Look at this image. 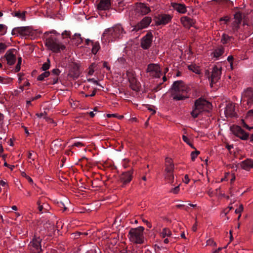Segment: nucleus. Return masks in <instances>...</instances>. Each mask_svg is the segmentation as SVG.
<instances>
[{
	"instance_id": "nucleus-1",
	"label": "nucleus",
	"mask_w": 253,
	"mask_h": 253,
	"mask_svg": "<svg viewBox=\"0 0 253 253\" xmlns=\"http://www.w3.org/2000/svg\"><path fill=\"white\" fill-rule=\"evenodd\" d=\"M170 96L174 101L184 100L189 97L190 89L182 81L173 82L170 89Z\"/></svg>"
},
{
	"instance_id": "nucleus-2",
	"label": "nucleus",
	"mask_w": 253,
	"mask_h": 253,
	"mask_svg": "<svg viewBox=\"0 0 253 253\" xmlns=\"http://www.w3.org/2000/svg\"><path fill=\"white\" fill-rule=\"evenodd\" d=\"M125 33L121 25L118 24L112 28L106 30L102 34V39L108 41V42H112L117 39H121Z\"/></svg>"
},
{
	"instance_id": "nucleus-3",
	"label": "nucleus",
	"mask_w": 253,
	"mask_h": 253,
	"mask_svg": "<svg viewBox=\"0 0 253 253\" xmlns=\"http://www.w3.org/2000/svg\"><path fill=\"white\" fill-rule=\"evenodd\" d=\"M44 41L45 46L54 53H60L66 48L65 45L61 43L54 36L49 35L47 32L45 33Z\"/></svg>"
},
{
	"instance_id": "nucleus-4",
	"label": "nucleus",
	"mask_w": 253,
	"mask_h": 253,
	"mask_svg": "<svg viewBox=\"0 0 253 253\" xmlns=\"http://www.w3.org/2000/svg\"><path fill=\"white\" fill-rule=\"evenodd\" d=\"M194 107L191 115L194 118H196L202 112L207 111L211 109V104L206 100L200 98L195 101Z\"/></svg>"
},
{
	"instance_id": "nucleus-5",
	"label": "nucleus",
	"mask_w": 253,
	"mask_h": 253,
	"mask_svg": "<svg viewBox=\"0 0 253 253\" xmlns=\"http://www.w3.org/2000/svg\"><path fill=\"white\" fill-rule=\"evenodd\" d=\"M144 228L142 226L131 228L127 237L131 242L135 244H142L144 243Z\"/></svg>"
},
{
	"instance_id": "nucleus-6",
	"label": "nucleus",
	"mask_w": 253,
	"mask_h": 253,
	"mask_svg": "<svg viewBox=\"0 0 253 253\" xmlns=\"http://www.w3.org/2000/svg\"><path fill=\"white\" fill-rule=\"evenodd\" d=\"M221 75V67L215 65L212 68L211 72L209 71L206 72V75L210 81V85L213 86V84L217 83L220 79Z\"/></svg>"
},
{
	"instance_id": "nucleus-7",
	"label": "nucleus",
	"mask_w": 253,
	"mask_h": 253,
	"mask_svg": "<svg viewBox=\"0 0 253 253\" xmlns=\"http://www.w3.org/2000/svg\"><path fill=\"white\" fill-rule=\"evenodd\" d=\"M230 129L236 136L243 140H246L249 138V133L245 132L239 126L233 125L230 126Z\"/></svg>"
},
{
	"instance_id": "nucleus-8",
	"label": "nucleus",
	"mask_w": 253,
	"mask_h": 253,
	"mask_svg": "<svg viewBox=\"0 0 253 253\" xmlns=\"http://www.w3.org/2000/svg\"><path fill=\"white\" fill-rule=\"evenodd\" d=\"M147 72L153 78H159L162 75V72L159 65L154 63L149 64L147 68Z\"/></svg>"
},
{
	"instance_id": "nucleus-9",
	"label": "nucleus",
	"mask_w": 253,
	"mask_h": 253,
	"mask_svg": "<svg viewBox=\"0 0 253 253\" xmlns=\"http://www.w3.org/2000/svg\"><path fill=\"white\" fill-rule=\"evenodd\" d=\"M151 10L149 7L146 5V4L137 2L135 3L134 6V11L137 14L138 16H143L146 15L150 12Z\"/></svg>"
},
{
	"instance_id": "nucleus-10",
	"label": "nucleus",
	"mask_w": 253,
	"mask_h": 253,
	"mask_svg": "<svg viewBox=\"0 0 253 253\" xmlns=\"http://www.w3.org/2000/svg\"><path fill=\"white\" fill-rule=\"evenodd\" d=\"M153 36L151 32H148L141 40V47L144 49H149L152 43Z\"/></svg>"
},
{
	"instance_id": "nucleus-11",
	"label": "nucleus",
	"mask_w": 253,
	"mask_h": 253,
	"mask_svg": "<svg viewBox=\"0 0 253 253\" xmlns=\"http://www.w3.org/2000/svg\"><path fill=\"white\" fill-rule=\"evenodd\" d=\"M172 19V16L169 14H160L154 17V20L157 26L165 25L169 23Z\"/></svg>"
},
{
	"instance_id": "nucleus-12",
	"label": "nucleus",
	"mask_w": 253,
	"mask_h": 253,
	"mask_svg": "<svg viewBox=\"0 0 253 253\" xmlns=\"http://www.w3.org/2000/svg\"><path fill=\"white\" fill-rule=\"evenodd\" d=\"M152 18L149 16L144 17L139 22L134 26L132 31H138L147 28L151 23Z\"/></svg>"
},
{
	"instance_id": "nucleus-13",
	"label": "nucleus",
	"mask_w": 253,
	"mask_h": 253,
	"mask_svg": "<svg viewBox=\"0 0 253 253\" xmlns=\"http://www.w3.org/2000/svg\"><path fill=\"white\" fill-rule=\"evenodd\" d=\"M16 49L13 48L9 49L6 51L4 57L5 58L8 65H12L15 63L16 60Z\"/></svg>"
},
{
	"instance_id": "nucleus-14",
	"label": "nucleus",
	"mask_w": 253,
	"mask_h": 253,
	"mask_svg": "<svg viewBox=\"0 0 253 253\" xmlns=\"http://www.w3.org/2000/svg\"><path fill=\"white\" fill-rule=\"evenodd\" d=\"M20 36L25 38L33 39L35 37V31L33 30L31 27H20Z\"/></svg>"
},
{
	"instance_id": "nucleus-15",
	"label": "nucleus",
	"mask_w": 253,
	"mask_h": 253,
	"mask_svg": "<svg viewBox=\"0 0 253 253\" xmlns=\"http://www.w3.org/2000/svg\"><path fill=\"white\" fill-rule=\"evenodd\" d=\"M29 246L33 253H40L42 251L41 240L39 238H34L30 242Z\"/></svg>"
},
{
	"instance_id": "nucleus-16",
	"label": "nucleus",
	"mask_w": 253,
	"mask_h": 253,
	"mask_svg": "<svg viewBox=\"0 0 253 253\" xmlns=\"http://www.w3.org/2000/svg\"><path fill=\"white\" fill-rule=\"evenodd\" d=\"M245 98L247 99L248 105L253 103V90L251 88H248L245 90L242 95V100L245 101Z\"/></svg>"
},
{
	"instance_id": "nucleus-17",
	"label": "nucleus",
	"mask_w": 253,
	"mask_h": 253,
	"mask_svg": "<svg viewBox=\"0 0 253 253\" xmlns=\"http://www.w3.org/2000/svg\"><path fill=\"white\" fill-rule=\"evenodd\" d=\"M132 170L124 172L120 176V180L123 184H126L130 182L132 178Z\"/></svg>"
},
{
	"instance_id": "nucleus-18",
	"label": "nucleus",
	"mask_w": 253,
	"mask_h": 253,
	"mask_svg": "<svg viewBox=\"0 0 253 253\" xmlns=\"http://www.w3.org/2000/svg\"><path fill=\"white\" fill-rule=\"evenodd\" d=\"M171 6L179 13L185 14L187 11V6L183 3L171 2Z\"/></svg>"
},
{
	"instance_id": "nucleus-19",
	"label": "nucleus",
	"mask_w": 253,
	"mask_h": 253,
	"mask_svg": "<svg viewBox=\"0 0 253 253\" xmlns=\"http://www.w3.org/2000/svg\"><path fill=\"white\" fill-rule=\"evenodd\" d=\"M180 21L183 26L187 28H190L193 26L195 24V21L187 16L182 17L180 18Z\"/></svg>"
},
{
	"instance_id": "nucleus-20",
	"label": "nucleus",
	"mask_w": 253,
	"mask_h": 253,
	"mask_svg": "<svg viewBox=\"0 0 253 253\" xmlns=\"http://www.w3.org/2000/svg\"><path fill=\"white\" fill-rule=\"evenodd\" d=\"M111 6L110 0H101L98 4L97 8L99 10H108Z\"/></svg>"
},
{
	"instance_id": "nucleus-21",
	"label": "nucleus",
	"mask_w": 253,
	"mask_h": 253,
	"mask_svg": "<svg viewBox=\"0 0 253 253\" xmlns=\"http://www.w3.org/2000/svg\"><path fill=\"white\" fill-rule=\"evenodd\" d=\"M240 166L243 169L249 170L253 168V160L251 159H247L241 163Z\"/></svg>"
},
{
	"instance_id": "nucleus-22",
	"label": "nucleus",
	"mask_w": 253,
	"mask_h": 253,
	"mask_svg": "<svg viewBox=\"0 0 253 253\" xmlns=\"http://www.w3.org/2000/svg\"><path fill=\"white\" fill-rule=\"evenodd\" d=\"M26 11H23L21 12L20 11H15L11 13V14L14 17H16L22 20H25V13Z\"/></svg>"
},
{
	"instance_id": "nucleus-23",
	"label": "nucleus",
	"mask_w": 253,
	"mask_h": 253,
	"mask_svg": "<svg viewBox=\"0 0 253 253\" xmlns=\"http://www.w3.org/2000/svg\"><path fill=\"white\" fill-rule=\"evenodd\" d=\"M224 48L222 46H220L215 49L213 52V56L216 58H218L221 56L224 53Z\"/></svg>"
},
{
	"instance_id": "nucleus-24",
	"label": "nucleus",
	"mask_w": 253,
	"mask_h": 253,
	"mask_svg": "<svg viewBox=\"0 0 253 253\" xmlns=\"http://www.w3.org/2000/svg\"><path fill=\"white\" fill-rule=\"evenodd\" d=\"M233 39V38L231 36L223 34L221 39V42L222 43L225 44L229 43Z\"/></svg>"
},
{
	"instance_id": "nucleus-25",
	"label": "nucleus",
	"mask_w": 253,
	"mask_h": 253,
	"mask_svg": "<svg viewBox=\"0 0 253 253\" xmlns=\"http://www.w3.org/2000/svg\"><path fill=\"white\" fill-rule=\"evenodd\" d=\"M241 24H237L236 23H233L232 24V31L233 34L236 36H238L239 34H240V27Z\"/></svg>"
},
{
	"instance_id": "nucleus-26",
	"label": "nucleus",
	"mask_w": 253,
	"mask_h": 253,
	"mask_svg": "<svg viewBox=\"0 0 253 253\" xmlns=\"http://www.w3.org/2000/svg\"><path fill=\"white\" fill-rule=\"evenodd\" d=\"M234 18L235 21L234 23L241 24L242 21V14L240 12H237L234 14Z\"/></svg>"
},
{
	"instance_id": "nucleus-27",
	"label": "nucleus",
	"mask_w": 253,
	"mask_h": 253,
	"mask_svg": "<svg viewBox=\"0 0 253 253\" xmlns=\"http://www.w3.org/2000/svg\"><path fill=\"white\" fill-rule=\"evenodd\" d=\"M165 178L168 182L172 184L174 181V175L173 172H166Z\"/></svg>"
},
{
	"instance_id": "nucleus-28",
	"label": "nucleus",
	"mask_w": 253,
	"mask_h": 253,
	"mask_svg": "<svg viewBox=\"0 0 253 253\" xmlns=\"http://www.w3.org/2000/svg\"><path fill=\"white\" fill-rule=\"evenodd\" d=\"M4 115L0 113V133H5V129L3 128Z\"/></svg>"
},
{
	"instance_id": "nucleus-29",
	"label": "nucleus",
	"mask_w": 253,
	"mask_h": 253,
	"mask_svg": "<svg viewBox=\"0 0 253 253\" xmlns=\"http://www.w3.org/2000/svg\"><path fill=\"white\" fill-rule=\"evenodd\" d=\"M226 113L231 116H234L235 114L234 108L232 105L228 106L225 111Z\"/></svg>"
},
{
	"instance_id": "nucleus-30",
	"label": "nucleus",
	"mask_w": 253,
	"mask_h": 253,
	"mask_svg": "<svg viewBox=\"0 0 253 253\" xmlns=\"http://www.w3.org/2000/svg\"><path fill=\"white\" fill-rule=\"evenodd\" d=\"M171 234V233L170 230L167 228H164L161 233V235L163 238H165L166 236L169 237Z\"/></svg>"
},
{
	"instance_id": "nucleus-31",
	"label": "nucleus",
	"mask_w": 253,
	"mask_h": 253,
	"mask_svg": "<svg viewBox=\"0 0 253 253\" xmlns=\"http://www.w3.org/2000/svg\"><path fill=\"white\" fill-rule=\"evenodd\" d=\"M50 75V73L48 71H45L42 73L41 75H39L38 77V80L43 81L44 78L48 77Z\"/></svg>"
},
{
	"instance_id": "nucleus-32",
	"label": "nucleus",
	"mask_w": 253,
	"mask_h": 253,
	"mask_svg": "<svg viewBox=\"0 0 253 253\" xmlns=\"http://www.w3.org/2000/svg\"><path fill=\"white\" fill-rule=\"evenodd\" d=\"M70 75L74 79H77L80 76V71L78 68L74 69V71L70 73Z\"/></svg>"
},
{
	"instance_id": "nucleus-33",
	"label": "nucleus",
	"mask_w": 253,
	"mask_h": 253,
	"mask_svg": "<svg viewBox=\"0 0 253 253\" xmlns=\"http://www.w3.org/2000/svg\"><path fill=\"white\" fill-rule=\"evenodd\" d=\"M174 170V165L172 164H170L169 165L166 164V172H173Z\"/></svg>"
},
{
	"instance_id": "nucleus-34",
	"label": "nucleus",
	"mask_w": 253,
	"mask_h": 253,
	"mask_svg": "<svg viewBox=\"0 0 253 253\" xmlns=\"http://www.w3.org/2000/svg\"><path fill=\"white\" fill-rule=\"evenodd\" d=\"M129 74L130 73H128L127 74V76H128V81L130 84V85H132V84H135L136 83V80L132 75L130 76Z\"/></svg>"
},
{
	"instance_id": "nucleus-35",
	"label": "nucleus",
	"mask_w": 253,
	"mask_h": 253,
	"mask_svg": "<svg viewBox=\"0 0 253 253\" xmlns=\"http://www.w3.org/2000/svg\"><path fill=\"white\" fill-rule=\"evenodd\" d=\"M20 27H15L12 30L11 34L12 35L18 36L19 35H20Z\"/></svg>"
},
{
	"instance_id": "nucleus-36",
	"label": "nucleus",
	"mask_w": 253,
	"mask_h": 253,
	"mask_svg": "<svg viewBox=\"0 0 253 253\" xmlns=\"http://www.w3.org/2000/svg\"><path fill=\"white\" fill-rule=\"evenodd\" d=\"M50 67V61L49 59H47V62L44 63L42 65V69L43 71H46Z\"/></svg>"
},
{
	"instance_id": "nucleus-37",
	"label": "nucleus",
	"mask_w": 253,
	"mask_h": 253,
	"mask_svg": "<svg viewBox=\"0 0 253 253\" xmlns=\"http://www.w3.org/2000/svg\"><path fill=\"white\" fill-rule=\"evenodd\" d=\"M7 27L3 24H0V34L1 35H4L6 32Z\"/></svg>"
},
{
	"instance_id": "nucleus-38",
	"label": "nucleus",
	"mask_w": 253,
	"mask_h": 253,
	"mask_svg": "<svg viewBox=\"0 0 253 253\" xmlns=\"http://www.w3.org/2000/svg\"><path fill=\"white\" fill-rule=\"evenodd\" d=\"M74 38L73 39H77V42L79 44L83 42V39L81 37V35L80 34H75L74 35Z\"/></svg>"
},
{
	"instance_id": "nucleus-39",
	"label": "nucleus",
	"mask_w": 253,
	"mask_h": 253,
	"mask_svg": "<svg viewBox=\"0 0 253 253\" xmlns=\"http://www.w3.org/2000/svg\"><path fill=\"white\" fill-rule=\"evenodd\" d=\"M200 154V152L199 151L196 150L195 151H193L191 154V160L192 161H194L196 158L198 156V155Z\"/></svg>"
},
{
	"instance_id": "nucleus-40",
	"label": "nucleus",
	"mask_w": 253,
	"mask_h": 253,
	"mask_svg": "<svg viewBox=\"0 0 253 253\" xmlns=\"http://www.w3.org/2000/svg\"><path fill=\"white\" fill-rule=\"evenodd\" d=\"M99 44L98 43H95L92 47V51L93 53L95 54L97 52L99 49Z\"/></svg>"
},
{
	"instance_id": "nucleus-41",
	"label": "nucleus",
	"mask_w": 253,
	"mask_h": 253,
	"mask_svg": "<svg viewBox=\"0 0 253 253\" xmlns=\"http://www.w3.org/2000/svg\"><path fill=\"white\" fill-rule=\"evenodd\" d=\"M241 125L244 127L248 129L249 130H251L253 128V127L249 126L245 122L244 120H241Z\"/></svg>"
},
{
	"instance_id": "nucleus-42",
	"label": "nucleus",
	"mask_w": 253,
	"mask_h": 253,
	"mask_svg": "<svg viewBox=\"0 0 253 253\" xmlns=\"http://www.w3.org/2000/svg\"><path fill=\"white\" fill-rule=\"evenodd\" d=\"M39 211L40 213H42L43 212H46L47 211V209L45 208V207H43L42 205H40L38 206Z\"/></svg>"
},
{
	"instance_id": "nucleus-43",
	"label": "nucleus",
	"mask_w": 253,
	"mask_h": 253,
	"mask_svg": "<svg viewBox=\"0 0 253 253\" xmlns=\"http://www.w3.org/2000/svg\"><path fill=\"white\" fill-rule=\"evenodd\" d=\"M182 139L183 140L186 142L187 144H188L189 145H190L191 147L194 148L192 145V144L190 142V140L189 139V138L185 135H183L182 136Z\"/></svg>"
},
{
	"instance_id": "nucleus-44",
	"label": "nucleus",
	"mask_w": 253,
	"mask_h": 253,
	"mask_svg": "<svg viewBox=\"0 0 253 253\" xmlns=\"http://www.w3.org/2000/svg\"><path fill=\"white\" fill-rule=\"evenodd\" d=\"M6 48H7V45L5 43L0 42V53L3 52Z\"/></svg>"
},
{
	"instance_id": "nucleus-45",
	"label": "nucleus",
	"mask_w": 253,
	"mask_h": 253,
	"mask_svg": "<svg viewBox=\"0 0 253 253\" xmlns=\"http://www.w3.org/2000/svg\"><path fill=\"white\" fill-rule=\"evenodd\" d=\"M179 191V185L176 186L174 188L171 189L170 192L173 194H177Z\"/></svg>"
},
{
	"instance_id": "nucleus-46",
	"label": "nucleus",
	"mask_w": 253,
	"mask_h": 253,
	"mask_svg": "<svg viewBox=\"0 0 253 253\" xmlns=\"http://www.w3.org/2000/svg\"><path fill=\"white\" fill-rule=\"evenodd\" d=\"M207 245L209 246H216V243L212 239H210L207 241Z\"/></svg>"
},
{
	"instance_id": "nucleus-47",
	"label": "nucleus",
	"mask_w": 253,
	"mask_h": 253,
	"mask_svg": "<svg viewBox=\"0 0 253 253\" xmlns=\"http://www.w3.org/2000/svg\"><path fill=\"white\" fill-rule=\"evenodd\" d=\"M233 57L232 56H229L227 58V60L230 63V67H231V69H233Z\"/></svg>"
},
{
	"instance_id": "nucleus-48",
	"label": "nucleus",
	"mask_w": 253,
	"mask_h": 253,
	"mask_svg": "<svg viewBox=\"0 0 253 253\" xmlns=\"http://www.w3.org/2000/svg\"><path fill=\"white\" fill-rule=\"evenodd\" d=\"M244 208L242 205H240L239 207L236 209L235 213L237 214H241L242 211H243Z\"/></svg>"
},
{
	"instance_id": "nucleus-49",
	"label": "nucleus",
	"mask_w": 253,
	"mask_h": 253,
	"mask_svg": "<svg viewBox=\"0 0 253 253\" xmlns=\"http://www.w3.org/2000/svg\"><path fill=\"white\" fill-rule=\"evenodd\" d=\"M87 81L89 82H92L94 84H95L96 85H98L103 87V86L100 84H99L98 81L95 80L93 78L87 79Z\"/></svg>"
},
{
	"instance_id": "nucleus-50",
	"label": "nucleus",
	"mask_w": 253,
	"mask_h": 253,
	"mask_svg": "<svg viewBox=\"0 0 253 253\" xmlns=\"http://www.w3.org/2000/svg\"><path fill=\"white\" fill-rule=\"evenodd\" d=\"M61 73L60 71L58 69H54L51 71L52 74L56 76L59 75L60 73Z\"/></svg>"
},
{
	"instance_id": "nucleus-51",
	"label": "nucleus",
	"mask_w": 253,
	"mask_h": 253,
	"mask_svg": "<svg viewBox=\"0 0 253 253\" xmlns=\"http://www.w3.org/2000/svg\"><path fill=\"white\" fill-rule=\"evenodd\" d=\"M58 81V79L57 77L51 78V81L50 82V83H49V84H55L56 83H57Z\"/></svg>"
},
{
	"instance_id": "nucleus-52",
	"label": "nucleus",
	"mask_w": 253,
	"mask_h": 253,
	"mask_svg": "<svg viewBox=\"0 0 253 253\" xmlns=\"http://www.w3.org/2000/svg\"><path fill=\"white\" fill-rule=\"evenodd\" d=\"M70 34H71V32L70 31H64L62 33V35L64 38L69 37L70 36Z\"/></svg>"
},
{
	"instance_id": "nucleus-53",
	"label": "nucleus",
	"mask_w": 253,
	"mask_h": 253,
	"mask_svg": "<svg viewBox=\"0 0 253 253\" xmlns=\"http://www.w3.org/2000/svg\"><path fill=\"white\" fill-rule=\"evenodd\" d=\"M128 162V160L126 159L124 160L122 165H123V166L125 168H126L128 167V165H127Z\"/></svg>"
},
{
	"instance_id": "nucleus-54",
	"label": "nucleus",
	"mask_w": 253,
	"mask_h": 253,
	"mask_svg": "<svg viewBox=\"0 0 253 253\" xmlns=\"http://www.w3.org/2000/svg\"><path fill=\"white\" fill-rule=\"evenodd\" d=\"M161 84H160L157 86L154 87L153 89H152V91H153L154 92L158 91L159 90L161 89Z\"/></svg>"
},
{
	"instance_id": "nucleus-55",
	"label": "nucleus",
	"mask_w": 253,
	"mask_h": 253,
	"mask_svg": "<svg viewBox=\"0 0 253 253\" xmlns=\"http://www.w3.org/2000/svg\"><path fill=\"white\" fill-rule=\"evenodd\" d=\"M73 146L80 147L84 146V145L80 142H77L75 143Z\"/></svg>"
},
{
	"instance_id": "nucleus-56",
	"label": "nucleus",
	"mask_w": 253,
	"mask_h": 253,
	"mask_svg": "<svg viewBox=\"0 0 253 253\" xmlns=\"http://www.w3.org/2000/svg\"><path fill=\"white\" fill-rule=\"evenodd\" d=\"M176 207L178 208H182V207H185V209H184L185 210H186V211L188 210V206L185 207L184 205L179 204V205H177L176 206Z\"/></svg>"
},
{
	"instance_id": "nucleus-57",
	"label": "nucleus",
	"mask_w": 253,
	"mask_h": 253,
	"mask_svg": "<svg viewBox=\"0 0 253 253\" xmlns=\"http://www.w3.org/2000/svg\"><path fill=\"white\" fill-rule=\"evenodd\" d=\"M190 179L189 178V177H188V175L187 174H186L185 176H184V182L186 183V184H187L188 183Z\"/></svg>"
},
{
	"instance_id": "nucleus-58",
	"label": "nucleus",
	"mask_w": 253,
	"mask_h": 253,
	"mask_svg": "<svg viewBox=\"0 0 253 253\" xmlns=\"http://www.w3.org/2000/svg\"><path fill=\"white\" fill-rule=\"evenodd\" d=\"M143 221L146 224V225L148 228H151L152 225H151V223L150 222H149V221H148L147 220H146L145 219H143Z\"/></svg>"
},
{
	"instance_id": "nucleus-59",
	"label": "nucleus",
	"mask_w": 253,
	"mask_h": 253,
	"mask_svg": "<svg viewBox=\"0 0 253 253\" xmlns=\"http://www.w3.org/2000/svg\"><path fill=\"white\" fill-rule=\"evenodd\" d=\"M20 66H21V64H19L18 63L17 64L15 68V72H18L20 71Z\"/></svg>"
},
{
	"instance_id": "nucleus-60",
	"label": "nucleus",
	"mask_w": 253,
	"mask_h": 253,
	"mask_svg": "<svg viewBox=\"0 0 253 253\" xmlns=\"http://www.w3.org/2000/svg\"><path fill=\"white\" fill-rule=\"evenodd\" d=\"M220 20L228 22L229 20V18L228 16L223 17L220 19Z\"/></svg>"
},
{
	"instance_id": "nucleus-61",
	"label": "nucleus",
	"mask_w": 253,
	"mask_h": 253,
	"mask_svg": "<svg viewBox=\"0 0 253 253\" xmlns=\"http://www.w3.org/2000/svg\"><path fill=\"white\" fill-rule=\"evenodd\" d=\"M103 67L104 68H106L107 70L110 71V67L108 66V63L107 62H104L103 63Z\"/></svg>"
},
{
	"instance_id": "nucleus-62",
	"label": "nucleus",
	"mask_w": 253,
	"mask_h": 253,
	"mask_svg": "<svg viewBox=\"0 0 253 253\" xmlns=\"http://www.w3.org/2000/svg\"><path fill=\"white\" fill-rule=\"evenodd\" d=\"M94 69L93 68H91V67H89V71L88 72V74L89 75H92L93 73H94Z\"/></svg>"
},
{
	"instance_id": "nucleus-63",
	"label": "nucleus",
	"mask_w": 253,
	"mask_h": 253,
	"mask_svg": "<svg viewBox=\"0 0 253 253\" xmlns=\"http://www.w3.org/2000/svg\"><path fill=\"white\" fill-rule=\"evenodd\" d=\"M166 164H167L168 165H170V164H172L171 163V159H169V158H166Z\"/></svg>"
},
{
	"instance_id": "nucleus-64",
	"label": "nucleus",
	"mask_w": 253,
	"mask_h": 253,
	"mask_svg": "<svg viewBox=\"0 0 253 253\" xmlns=\"http://www.w3.org/2000/svg\"><path fill=\"white\" fill-rule=\"evenodd\" d=\"M41 95L40 94H39V95H37L36 96L33 97L32 98V101H34L35 100H37V99L41 98Z\"/></svg>"
}]
</instances>
